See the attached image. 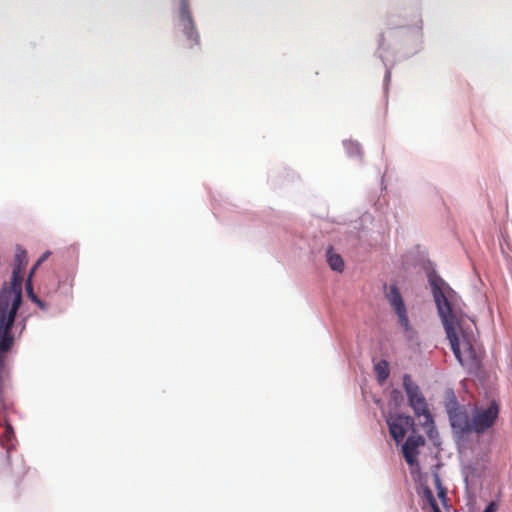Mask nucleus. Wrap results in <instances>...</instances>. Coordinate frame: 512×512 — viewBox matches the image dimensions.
<instances>
[{
	"instance_id": "nucleus-12",
	"label": "nucleus",
	"mask_w": 512,
	"mask_h": 512,
	"mask_svg": "<svg viewBox=\"0 0 512 512\" xmlns=\"http://www.w3.org/2000/svg\"><path fill=\"white\" fill-rule=\"evenodd\" d=\"M327 263L329 267L336 271L342 272L344 270V261L343 258L334 252L333 247H329L326 251Z\"/></svg>"
},
{
	"instance_id": "nucleus-10",
	"label": "nucleus",
	"mask_w": 512,
	"mask_h": 512,
	"mask_svg": "<svg viewBox=\"0 0 512 512\" xmlns=\"http://www.w3.org/2000/svg\"><path fill=\"white\" fill-rule=\"evenodd\" d=\"M387 298L391 304V306L396 311L399 320H407L406 317V308L402 299V296L400 294L399 289L397 286L392 285L389 289V292L387 294Z\"/></svg>"
},
{
	"instance_id": "nucleus-5",
	"label": "nucleus",
	"mask_w": 512,
	"mask_h": 512,
	"mask_svg": "<svg viewBox=\"0 0 512 512\" xmlns=\"http://www.w3.org/2000/svg\"><path fill=\"white\" fill-rule=\"evenodd\" d=\"M403 387L411 408L416 416L424 417L423 426L426 427L428 435L432 437L431 432L434 429V421L419 386L412 381L410 375L405 374L403 377Z\"/></svg>"
},
{
	"instance_id": "nucleus-18",
	"label": "nucleus",
	"mask_w": 512,
	"mask_h": 512,
	"mask_svg": "<svg viewBox=\"0 0 512 512\" xmlns=\"http://www.w3.org/2000/svg\"><path fill=\"white\" fill-rule=\"evenodd\" d=\"M432 509H433V512H441L437 502H434Z\"/></svg>"
},
{
	"instance_id": "nucleus-9",
	"label": "nucleus",
	"mask_w": 512,
	"mask_h": 512,
	"mask_svg": "<svg viewBox=\"0 0 512 512\" xmlns=\"http://www.w3.org/2000/svg\"><path fill=\"white\" fill-rule=\"evenodd\" d=\"M13 324L14 322H0V366L4 364V356L10 351L14 342Z\"/></svg>"
},
{
	"instance_id": "nucleus-8",
	"label": "nucleus",
	"mask_w": 512,
	"mask_h": 512,
	"mask_svg": "<svg viewBox=\"0 0 512 512\" xmlns=\"http://www.w3.org/2000/svg\"><path fill=\"white\" fill-rule=\"evenodd\" d=\"M425 444V439L421 435L411 434L402 446V453L406 462L410 466L417 464L418 448Z\"/></svg>"
},
{
	"instance_id": "nucleus-19",
	"label": "nucleus",
	"mask_w": 512,
	"mask_h": 512,
	"mask_svg": "<svg viewBox=\"0 0 512 512\" xmlns=\"http://www.w3.org/2000/svg\"><path fill=\"white\" fill-rule=\"evenodd\" d=\"M439 496H440V497H445V491H444L443 489H441V490L439 491Z\"/></svg>"
},
{
	"instance_id": "nucleus-1",
	"label": "nucleus",
	"mask_w": 512,
	"mask_h": 512,
	"mask_svg": "<svg viewBox=\"0 0 512 512\" xmlns=\"http://www.w3.org/2000/svg\"><path fill=\"white\" fill-rule=\"evenodd\" d=\"M446 408L453 432L458 437L484 434L494 426L499 416V405L494 400L485 408L460 405L454 400Z\"/></svg>"
},
{
	"instance_id": "nucleus-16",
	"label": "nucleus",
	"mask_w": 512,
	"mask_h": 512,
	"mask_svg": "<svg viewBox=\"0 0 512 512\" xmlns=\"http://www.w3.org/2000/svg\"><path fill=\"white\" fill-rule=\"evenodd\" d=\"M432 509H433V512H441L437 502H434Z\"/></svg>"
},
{
	"instance_id": "nucleus-15",
	"label": "nucleus",
	"mask_w": 512,
	"mask_h": 512,
	"mask_svg": "<svg viewBox=\"0 0 512 512\" xmlns=\"http://www.w3.org/2000/svg\"><path fill=\"white\" fill-rule=\"evenodd\" d=\"M498 506L495 502H490L488 506L485 508L484 512H496Z\"/></svg>"
},
{
	"instance_id": "nucleus-4",
	"label": "nucleus",
	"mask_w": 512,
	"mask_h": 512,
	"mask_svg": "<svg viewBox=\"0 0 512 512\" xmlns=\"http://www.w3.org/2000/svg\"><path fill=\"white\" fill-rule=\"evenodd\" d=\"M428 282L440 319L461 320L462 300L457 292L435 271L428 273Z\"/></svg>"
},
{
	"instance_id": "nucleus-2",
	"label": "nucleus",
	"mask_w": 512,
	"mask_h": 512,
	"mask_svg": "<svg viewBox=\"0 0 512 512\" xmlns=\"http://www.w3.org/2000/svg\"><path fill=\"white\" fill-rule=\"evenodd\" d=\"M452 351L469 371L480 368V358L474 347L476 342V322H443Z\"/></svg>"
},
{
	"instance_id": "nucleus-6",
	"label": "nucleus",
	"mask_w": 512,
	"mask_h": 512,
	"mask_svg": "<svg viewBox=\"0 0 512 512\" xmlns=\"http://www.w3.org/2000/svg\"><path fill=\"white\" fill-rule=\"evenodd\" d=\"M387 425L389 427L391 437L396 443H400L404 439L408 430L413 427L414 420L410 416L397 414L388 417Z\"/></svg>"
},
{
	"instance_id": "nucleus-17",
	"label": "nucleus",
	"mask_w": 512,
	"mask_h": 512,
	"mask_svg": "<svg viewBox=\"0 0 512 512\" xmlns=\"http://www.w3.org/2000/svg\"><path fill=\"white\" fill-rule=\"evenodd\" d=\"M432 509H433V512H441L437 502H434Z\"/></svg>"
},
{
	"instance_id": "nucleus-11",
	"label": "nucleus",
	"mask_w": 512,
	"mask_h": 512,
	"mask_svg": "<svg viewBox=\"0 0 512 512\" xmlns=\"http://www.w3.org/2000/svg\"><path fill=\"white\" fill-rule=\"evenodd\" d=\"M48 253H45L43 256H41L37 262L34 264V266L31 268L28 278L26 280V291L28 294V297L35 303H37L40 307H43L42 302L40 299L35 295L32 287V277L35 273L36 269L41 265V263L47 258Z\"/></svg>"
},
{
	"instance_id": "nucleus-13",
	"label": "nucleus",
	"mask_w": 512,
	"mask_h": 512,
	"mask_svg": "<svg viewBox=\"0 0 512 512\" xmlns=\"http://www.w3.org/2000/svg\"><path fill=\"white\" fill-rule=\"evenodd\" d=\"M375 372L378 376V380L380 383L386 381L389 376V366L388 362L385 360H381L375 365Z\"/></svg>"
},
{
	"instance_id": "nucleus-7",
	"label": "nucleus",
	"mask_w": 512,
	"mask_h": 512,
	"mask_svg": "<svg viewBox=\"0 0 512 512\" xmlns=\"http://www.w3.org/2000/svg\"><path fill=\"white\" fill-rule=\"evenodd\" d=\"M180 20L184 28V33L187 39L190 41V45L192 46L198 44L199 35L194 27L187 0H181Z\"/></svg>"
},
{
	"instance_id": "nucleus-3",
	"label": "nucleus",
	"mask_w": 512,
	"mask_h": 512,
	"mask_svg": "<svg viewBox=\"0 0 512 512\" xmlns=\"http://www.w3.org/2000/svg\"><path fill=\"white\" fill-rule=\"evenodd\" d=\"M28 264L27 252L20 246L16 248L11 285L0 292V320H15L22 303V282Z\"/></svg>"
},
{
	"instance_id": "nucleus-14",
	"label": "nucleus",
	"mask_w": 512,
	"mask_h": 512,
	"mask_svg": "<svg viewBox=\"0 0 512 512\" xmlns=\"http://www.w3.org/2000/svg\"><path fill=\"white\" fill-rule=\"evenodd\" d=\"M425 495H426V498H427L431 508H433L434 502H437V501L434 498L432 491L430 489H426L425 490Z\"/></svg>"
}]
</instances>
